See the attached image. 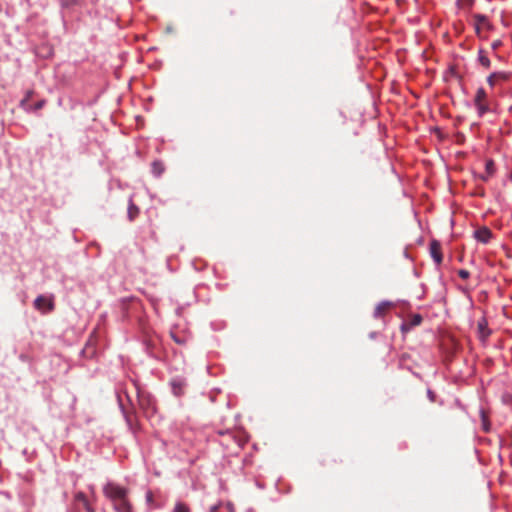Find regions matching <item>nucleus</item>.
<instances>
[{
	"instance_id": "obj_25",
	"label": "nucleus",
	"mask_w": 512,
	"mask_h": 512,
	"mask_svg": "<svg viewBox=\"0 0 512 512\" xmlns=\"http://www.w3.org/2000/svg\"><path fill=\"white\" fill-rule=\"evenodd\" d=\"M44 105V101H40L38 102L35 107L33 108L34 110H38V109H41Z\"/></svg>"
},
{
	"instance_id": "obj_22",
	"label": "nucleus",
	"mask_w": 512,
	"mask_h": 512,
	"mask_svg": "<svg viewBox=\"0 0 512 512\" xmlns=\"http://www.w3.org/2000/svg\"><path fill=\"white\" fill-rule=\"evenodd\" d=\"M474 3V0H458V5L464 9H470Z\"/></svg>"
},
{
	"instance_id": "obj_8",
	"label": "nucleus",
	"mask_w": 512,
	"mask_h": 512,
	"mask_svg": "<svg viewBox=\"0 0 512 512\" xmlns=\"http://www.w3.org/2000/svg\"><path fill=\"white\" fill-rule=\"evenodd\" d=\"M475 238L482 243H488L492 238V232L486 227H482L475 231Z\"/></svg>"
},
{
	"instance_id": "obj_13",
	"label": "nucleus",
	"mask_w": 512,
	"mask_h": 512,
	"mask_svg": "<svg viewBox=\"0 0 512 512\" xmlns=\"http://www.w3.org/2000/svg\"><path fill=\"white\" fill-rule=\"evenodd\" d=\"M486 174L482 176L484 181L488 180L495 172L494 162L492 160H487L485 163Z\"/></svg>"
},
{
	"instance_id": "obj_15",
	"label": "nucleus",
	"mask_w": 512,
	"mask_h": 512,
	"mask_svg": "<svg viewBox=\"0 0 512 512\" xmlns=\"http://www.w3.org/2000/svg\"><path fill=\"white\" fill-rule=\"evenodd\" d=\"M139 214V208L130 201L128 206V218L130 221H133Z\"/></svg>"
},
{
	"instance_id": "obj_6",
	"label": "nucleus",
	"mask_w": 512,
	"mask_h": 512,
	"mask_svg": "<svg viewBox=\"0 0 512 512\" xmlns=\"http://www.w3.org/2000/svg\"><path fill=\"white\" fill-rule=\"evenodd\" d=\"M113 505L118 512H132V507L127 496H123L119 500H115Z\"/></svg>"
},
{
	"instance_id": "obj_19",
	"label": "nucleus",
	"mask_w": 512,
	"mask_h": 512,
	"mask_svg": "<svg viewBox=\"0 0 512 512\" xmlns=\"http://www.w3.org/2000/svg\"><path fill=\"white\" fill-rule=\"evenodd\" d=\"M170 336L177 344L184 345L187 342V338L185 336L178 337L174 331L170 332Z\"/></svg>"
},
{
	"instance_id": "obj_17",
	"label": "nucleus",
	"mask_w": 512,
	"mask_h": 512,
	"mask_svg": "<svg viewBox=\"0 0 512 512\" xmlns=\"http://www.w3.org/2000/svg\"><path fill=\"white\" fill-rule=\"evenodd\" d=\"M172 512H190V508L183 502H177Z\"/></svg>"
},
{
	"instance_id": "obj_5",
	"label": "nucleus",
	"mask_w": 512,
	"mask_h": 512,
	"mask_svg": "<svg viewBox=\"0 0 512 512\" xmlns=\"http://www.w3.org/2000/svg\"><path fill=\"white\" fill-rule=\"evenodd\" d=\"M34 305L38 310H40L42 312H48L53 309L52 299L45 297V296L37 297L34 302Z\"/></svg>"
},
{
	"instance_id": "obj_10",
	"label": "nucleus",
	"mask_w": 512,
	"mask_h": 512,
	"mask_svg": "<svg viewBox=\"0 0 512 512\" xmlns=\"http://www.w3.org/2000/svg\"><path fill=\"white\" fill-rule=\"evenodd\" d=\"M171 387L174 395L181 396L184 393L185 381L182 379H173Z\"/></svg>"
},
{
	"instance_id": "obj_3",
	"label": "nucleus",
	"mask_w": 512,
	"mask_h": 512,
	"mask_svg": "<svg viewBox=\"0 0 512 512\" xmlns=\"http://www.w3.org/2000/svg\"><path fill=\"white\" fill-rule=\"evenodd\" d=\"M474 104L478 109L479 115H483L488 111L487 94L483 88L477 90Z\"/></svg>"
},
{
	"instance_id": "obj_26",
	"label": "nucleus",
	"mask_w": 512,
	"mask_h": 512,
	"mask_svg": "<svg viewBox=\"0 0 512 512\" xmlns=\"http://www.w3.org/2000/svg\"><path fill=\"white\" fill-rule=\"evenodd\" d=\"M147 500H148V501H151V500H152V493H151V492H148V493H147Z\"/></svg>"
},
{
	"instance_id": "obj_4",
	"label": "nucleus",
	"mask_w": 512,
	"mask_h": 512,
	"mask_svg": "<svg viewBox=\"0 0 512 512\" xmlns=\"http://www.w3.org/2000/svg\"><path fill=\"white\" fill-rule=\"evenodd\" d=\"M430 255L437 265H440L443 261V254L441 244L437 240H432L429 245Z\"/></svg>"
},
{
	"instance_id": "obj_14",
	"label": "nucleus",
	"mask_w": 512,
	"mask_h": 512,
	"mask_svg": "<svg viewBox=\"0 0 512 512\" xmlns=\"http://www.w3.org/2000/svg\"><path fill=\"white\" fill-rule=\"evenodd\" d=\"M76 500L82 503L83 507L87 512H94L93 508L90 506L86 496L83 493H78L76 495Z\"/></svg>"
},
{
	"instance_id": "obj_24",
	"label": "nucleus",
	"mask_w": 512,
	"mask_h": 512,
	"mask_svg": "<svg viewBox=\"0 0 512 512\" xmlns=\"http://www.w3.org/2000/svg\"><path fill=\"white\" fill-rule=\"evenodd\" d=\"M458 275L465 280L469 277L470 274L467 270L461 269L458 271Z\"/></svg>"
},
{
	"instance_id": "obj_21",
	"label": "nucleus",
	"mask_w": 512,
	"mask_h": 512,
	"mask_svg": "<svg viewBox=\"0 0 512 512\" xmlns=\"http://www.w3.org/2000/svg\"><path fill=\"white\" fill-rule=\"evenodd\" d=\"M482 426L485 432L489 431V422L484 410H481Z\"/></svg>"
},
{
	"instance_id": "obj_1",
	"label": "nucleus",
	"mask_w": 512,
	"mask_h": 512,
	"mask_svg": "<svg viewBox=\"0 0 512 512\" xmlns=\"http://www.w3.org/2000/svg\"><path fill=\"white\" fill-rule=\"evenodd\" d=\"M472 19L478 37H486V34L493 29V25L485 15L474 14Z\"/></svg>"
},
{
	"instance_id": "obj_2",
	"label": "nucleus",
	"mask_w": 512,
	"mask_h": 512,
	"mask_svg": "<svg viewBox=\"0 0 512 512\" xmlns=\"http://www.w3.org/2000/svg\"><path fill=\"white\" fill-rule=\"evenodd\" d=\"M103 492L107 498H109L112 502L115 500H119L123 496H127V490L123 487H120L114 483H108Z\"/></svg>"
},
{
	"instance_id": "obj_7",
	"label": "nucleus",
	"mask_w": 512,
	"mask_h": 512,
	"mask_svg": "<svg viewBox=\"0 0 512 512\" xmlns=\"http://www.w3.org/2000/svg\"><path fill=\"white\" fill-rule=\"evenodd\" d=\"M508 78L509 75L505 72H495L488 77L487 81L491 87H494L498 83L506 81Z\"/></svg>"
},
{
	"instance_id": "obj_23",
	"label": "nucleus",
	"mask_w": 512,
	"mask_h": 512,
	"mask_svg": "<svg viewBox=\"0 0 512 512\" xmlns=\"http://www.w3.org/2000/svg\"><path fill=\"white\" fill-rule=\"evenodd\" d=\"M421 321H422V317L420 315L416 314L411 318V326H417L421 323Z\"/></svg>"
},
{
	"instance_id": "obj_18",
	"label": "nucleus",
	"mask_w": 512,
	"mask_h": 512,
	"mask_svg": "<svg viewBox=\"0 0 512 512\" xmlns=\"http://www.w3.org/2000/svg\"><path fill=\"white\" fill-rule=\"evenodd\" d=\"M33 95V91H28L25 98L21 101V106L25 108L26 110L32 109L29 105V100Z\"/></svg>"
},
{
	"instance_id": "obj_27",
	"label": "nucleus",
	"mask_w": 512,
	"mask_h": 512,
	"mask_svg": "<svg viewBox=\"0 0 512 512\" xmlns=\"http://www.w3.org/2000/svg\"><path fill=\"white\" fill-rule=\"evenodd\" d=\"M511 298H512V296H511Z\"/></svg>"
},
{
	"instance_id": "obj_9",
	"label": "nucleus",
	"mask_w": 512,
	"mask_h": 512,
	"mask_svg": "<svg viewBox=\"0 0 512 512\" xmlns=\"http://www.w3.org/2000/svg\"><path fill=\"white\" fill-rule=\"evenodd\" d=\"M477 328H478V332H479V337L481 338V340H486L488 338V336L490 335V330L488 329V323L486 321V319L482 318L481 320L478 321V324H477Z\"/></svg>"
},
{
	"instance_id": "obj_11",
	"label": "nucleus",
	"mask_w": 512,
	"mask_h": 512,
	"mask_svg": "<svg viewBox=\"0 0 512 512\" xmlns=\"http://www.w3.org/2000/svg\"><path fill=\"white\" fill-rule=\"evenodd\" d=\"M392 307V303L384 301L378 304L375 308L374 315L375 317H382L386 314V312Z\"/></svg>"
},
{
	"instance_id": "obj_20",
	"label": "nucleus",
	"mask_w": 512,
	"mask_h": 512,
	"mask_svg": "<svg viewBox=\"0 0 512 512\" xmlns=\"http://www.w3.org/2000/svg\"><path fill=\"white\" fill-rule=\"evenodd\" d=\"M152 170H153L154 174L159 176L163 172L164 167L161 162H154L152 164Z\"/></svg>"
},
{
	"instance_id": "obj_16",
	"label": "nucleus",
	"mask_w": 512,
	"mask_h": 512,
	"mask_svg": "<svg viewBox=\"0 0 512 512\" xmlns=\"http://www.w3.org/2000/svg\"><path fill=\"white\" fill-rule=\"evenodd\" d=\"M478 60H479L480 64L485 68H489L491 65L490 59L487 57L485 52L482 50L479 51Z\"/></svg>"
},
{
	"instance_id": "obj_12",
	"label": "nucleus",
	"mask_w": 512,
	"mask_h": 512,
	"mask_svg": "<svg viewBox=\"0 0 512 512\" xmlns=\"http://www.w3.org/2000/svg\"><path fill=\"white\" fill-rule=\"evenodd\" d=\"M210 512H234V506L232 503H219L213 506Z\"/></svg>"
}]
</instances>
